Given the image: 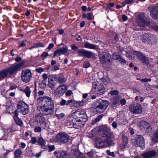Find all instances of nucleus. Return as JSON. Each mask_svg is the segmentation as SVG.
Segmentation results:
<instances>
[{"label":"nucleus","mask_w":158,"mask_h":158,"mask_svg":"<svg viewBox=\"0 0 158 158\" xmlns=\"http://www.w3.org/2000/svg\"><path fill=\"white\" fill-rule=\"evenodd\" d=\"M44 119V117L40 116L38 115L36 116L35 120L38 123H40Z\"/></svg>","instance_id":"79ce46f5"},{"label":"nucleus","mask_w":158,"mask_h":158,"mask_svg":"<svg viewBox=\"0 0 158 158\" xmlns=\"http://www.w3.org/2000/svg\"><path fill=\"white\" fill-rule=\"evenodd\" d=\"M87 154L90 158H92L93 156L94 152L92 151H91L87 153Z\"/></svg>","instance_id":"0e129e2a"},{"label":"nucleus","mask_w":158,"mask_h":158,"mask_svg":"<svg viewBox=\"0 0 158 158\" xmlns=\"http://www.w3.org/2000/svg\"><path fill=\"white\" fill-rule=\"evenodd\" d=\"M31 77V73L30 70L27 69L22 71L21 74V79L22 81L25 83L28 82Z\"/></svg>","instance_id":"2eb2a0df"},{"label":"nucleus","mask_w":158,"mask_h":158,"mask_svg":"<svg viewBox=\"0 0 158 158\" xmlns=\"http://www.w3.org/2000/svg\"><path fill=\"white\" fill-rule=\"evenodd\" d=\"M44 47V44L41 42H39L34 44L29 49H32L33 48H38L39 47Z\"/></svg>","instance_id":"2f4dec72"},{"label":"nucleus","mask_w":158,"mask_h":158,"mask_svg":"<svg viewBox=\"0 0 158 158\" xmlns=\"http://www.w3.org/2000/svg\"><path fill=\"white\" fill-rule=\"evenodd\" d=\"M106 153L108 155L111 156L113 157L115 156V154L114 152H111L109 150H107L106 151Z\"/></svg>","instance_id":"603ef678"},{"label":"nucleus","mask_w":158,"mask_h":158,"mask_svg":"<svg viewBox=\"0 0 158 158\" xmlns=\"http://www.w3.org/2000/svg\"><path fill=\"white\" fill-rule=\"evenodd\" d=\"M42 77L43 81H45L48 78V74L46 73H44L42 75Z\"/></svg>","instance_id":"e2e57ef3"},{"label":"nucleus","mask_w":158,"mask_h":158,"mask_svg":"<svg viewBox=\"0 0 158 158\" xmlns=\"http://www.w3.org/2000/svg\"><path fill=\"white\" fill-rule=\"evenodd\" d=\"M65 124L69 128L73 127L78 129L80 127H82L81 124L77 122V119L72 116H69L68 118V119L66 120Z\"/></svg>","instance_id":"1a4fd4ad"},{"label":"nucleus","mask_w":158,"mask_h":158,"mask_svg":"<svg viewBox=\"0 0 158 158\" xmlns=\"http://www.w3.org/2000/svg\"><path fill=\"white\" fill-rule=\"evenodd\" d=\"M26 40H24L22 41L21 43H19L20 45L18 46L19 48H20L21 47H24L26 45Z\"/></svg>","instance_id":"8fccbe9b"},{"label":"nucleus","mask_w":158,"mask_h":158,"mask_svg":"<svg viewBox=\"0 0 158 158\" xmlns=\"http://www.w3.org/2000/svg\"><path fill=\"white\" fill-rule=\"evenodd\" d=\"M122 139L123 143H128V139L127 137L125 136H123L122 137Z\"/></svg>","instance_id":"09e8293b"},{"label":"nucleus","mask_w":158,"mask_h":158,"mask_svg":"<svg viewBox=\"0 0 158 158\" xmlns=\"http://www.w3.org/2000/svg\"><path fill=\"white\" fill-rule=\"evenodd\" d=\"M23 64V63L20 62L6 69L0 71V81L7 78L8 76L9 77H10L12 75L16 73Z\"/></svg>","instance_id":"f03ea898"},{"label":"nucleus","mask_w":158,"mask_h":158,"mask_svg":"<svg viewBox=\"0 0 158 158\" xmlns=\"http://www.w3.org/2000/svg\"><path fill=\"white\" fill-rule=\"evenodd\" d=\"M99 135L101 137L106 138L105 139L114 142L115 140V137L113 133L112 132L110 129L106 126L101 127L98 129Z\"/></svg>","instance_id":"7ed1b4c3"},{"label":"nucleus","mask_w":158,"mask_h":158,"mask_svg":"<svg viewBox=\"0 0 158 158\" xmlns=\"http://www.w3.org/2000/svg\"><path fill=\"white\" fill-rule=\"evenodd\" d=\"M57 158H71L69 154L66 151H60L58 152Z\"/></svg>","instance_id":"b1692460"},{"label":"nucleus","mask_w":158,"mask_h":158,"mask_svg":"<svg viewBox=\"0 0 158 158\" xmlns=\"http://www.w3.org/2000/svg\"><path fill=\"white\" fill-rule=\"evenodd\" d=\"M27 151L25 153V155L27 156L30 157L34 155V154L32 152V150L31 148H29L26 149Z\"/></svg>","instance_id":"c9c22d12"},{"label":"nucleus","mask_w":158,"mask_h":158,"mask_svg":"<svg viewBox=\"0 0 158 158\" xmlns=\"http://www.w3.org/2000/svg\"><path fill=\"white\" fill-rule=\"evenodd\" d=\"M37 142V140L36 138L32 137L31 138V142L32 144H35Z\"/></svg>","instance_id":"6e6d98bb"},{"label":"nucleus","mask_w":158,"mask_h":158,"mask_svg":"<svg viewBox=\"0 0 158 158\" xmlns=\"http://www.w3.org/2000/svg\"><path fill=\"white\" fill-rule=\"evenodd\" d=\"M150 21L149 19L146 17L143 14L139 15V16L137 24L139 27H144L150 25Z\"/></svg>","instance_id":"9d476101"},{"label":"nucleus","mask_w":158,"mask_h":158,"mask_svg":"<svg viewBox=\"0 0 158 158\" xmlns=\"http://www.w3.org/2000/svg\"><path fill=\"white\" fill-rule=\"evenodd\" d=\"M15 110H16L18 113L19 112L24 115H26L28 113V107L25 103L20 101L18 102L17 109Z\"/></svg>","instance_id":"0eeeda50"},{"label":"nucleus","mask_w":158,"mask_h":158,"mask_svg":"<svg viewBox=\"0 0 158 158\" xmlns=\"http://www.w3.org/2000/svg\"><path fill=\"white\" fill-rule=\"evenodd\" d=\"M94 141L97 147L98 148H105L114 144V142L108 139H103L99 137L96 138Z\"/></svg>","instance_id":"423d86ee"},{"label":"nucleus","mask_w":158,"mask_h":158,"mask_svg":"<svg viewBox=\"0 0 158 158\" xmlns=\"http://www.w3.org/2000/svg\"><path fill=\"white\" fill-rule=\"evenodd\" d=\"M48 56V54L47 52H44L41 55V56L42 57L44 58H46Z\"/></svg>","instance_id":"680f3d73"},{"label":"nucleus","mask_w":158,"mask_h":158,"mask_svg":"<svg viewBox=\"0 0 158 158\" xmlns=\"http://www.w3.org/2000/svg\"><path fill=\"white\" fill-rule=\"evenodd\" d=\"M40 123V125L42 127L44 128L46 126V122L44 120V119Z\"/></svg>","instance_id":"052dcab7"},{"label":"nucleus","mask_w":158,"mask_h":158,"mask_svg":"<svg viewBox=\"0 0 158 158\" xmlns=\"http://www.w3.org/2000/svg\"><path fill=\"white\" fill-rule=\"evenodd\" d=\"M36 71L39 73H40L44 71V69L40 67L39 68L36 69L35 70Z\"/></svg>","instance_id":"69168bd1"},{"label":"nucleus","mask_w":158,"mask_h":158,"mask_svg":"<svg viewBox=\"0 0 158 158\" xmlns=\"http://www.w3.org/2000/svg\"><path fill=\"white\" fill-rule=\"evenodd\" d=\"M14 158H19L22 154L21 150L19 149H17L14 152Z\"/></svg>","instance_id":"c756f323"},{"label":"nucleus","mask_w":158,"mask_h":158,"mask_svg":"<svg viewBox=\"0 0 158 158\" xmlns=\"http://www.w3.org/2000/svg\"><path fill=\"white\" fill-rule=\"evenodd\" d=\"M151 80V79L150 78H143L142 79L140 80V81H141L144 82H147L148 81H150Z\"/></svg>","instance_id":"bf43d9fd"},{"label":"nucleus","mask_w":158,"mask_h":158,"mask_svg":"<svg viewBox=\"0 0 158 158\" xmlns=\"http://www.w3.org/2000/svg\"><path fill=\"white\" fill-rule=\"evenodd\" d=\"M84 47L86 48L95 50H97L98 48L97 46L90 44L88 42H87L85 44Z\"/></svg>","instance_id":"bb28decb"},{"label":"nucleus","mask_w":158,"mask_h":158,"mask_svg":"<svg viewBox=\"0 0 158 158\" xmlns=\"http://www.w3.org/2000/svg\"><path fill=\"white\" fill-rule=\"evenodd\" d=\"M77 53L79 56L85 57L87 58H90L94 56V54L91 52L83 49H79Z\"/></svg>","instance_id":"a211bd4d"},{"label":"nucleus","mask_w":158,"mask_h":158,"mask_svg":"<svg viewBox=\"0 0 158 158\" xmlns=\"http://www.w3.org/2000/svg\"><path fill=\"white\" fill-rule=\"evenodd\" d=\"M131 143L135 146L143 148L144 147L145 141L143 136L137 135L131 139Z\"/></svg>","instance_id":"6e6552de"},{"label":"nucleus","mask_w":158,"mask_h":158,"mask_svg":"<svg viewBox=\"0 0 158 158\" xmlns=\"http://www.w3.org/2000/svg\"><path fill=\"white\" fill-rule=\"evenodd\" d=\"M58 77L56 75H52L50 76L48 79V81H54V80L56 81L57 80Z\"/></svg>","instance_id":"a19ab883"},{"label":"nucleus","mask_w":158,"mask_h":158,"mask_svg":"<svg viewBox=\"0 0 158 158\" xmlns=\"http://www.w3.org/2000/svg\"><path fill=\"white\" fill-rule=\"evenodd\" d=\"M67 89V86L64 85L62 86H59L55 92L56 96L60 97L62 96Z\"/></svg>","instance_id":"aec40b11"},{"label":"nucleus","mask_w":158,"mask_h":158,"mask_svg":"<svg viewBox=\"0 0 158 158\" xmlns=\"http://www.w3.org/2000/svg\"><path fill=\"white\" fill-rule=\"evenodd\" d=\"M150 11V15L154 19H158V6H154L150 7L148 9Z\"/></svg>","instance_id":"6ab92c4d"},{"label":"nucleus","mask_w":158,"mask_h":158,"mask_svg":"<svg viewBox=\"0 0 158 158\" xmlns=\"http://www.w3.org/2000/svg\"><path fill=\"white\" fill-rule=\"evenodd\" d=\"M134 54L137 57V59L143 64L148 65L149 64V60L148 57L142 52L137 51H134Z\"/></svg>","instance_id":"ddd939ff"},{"label":"nucleus","mask_w":158,"mask_h":158,"mask_svg":"<svg viewBox=\"0 0 158 158\" xmlns=\"http://www.w3.org/2000/svg\"><path fill=\"white\" fill-rule=\"evenodd\" d=\"M92 88L95 89V93L98 95L102 94L105 90L104 86L97 82L93 83Z\"/></svg>","instance_id":"f8f14e48"},{"label":"nucleus","mask_w":158,"mask_h":158,"mask_svg":"<svg viewBox=\"0 0 158 158\" xmlns=\"http://www.w3.org/2000/svg\"><path fill=\"white\" fill-rule=\"evenodd\" d=\"M56 83L54 81H48V86L52 89H54L55 88Z\"/></svg>","instance_id":"4c0bfd02"},{"label":"nucleus","mask_w":158,"mask_h":158,"mask_svg":"<svg viewBox=\"0 0 158 158\" xmlns=\"http://www.w3.org/2000/svg\"><path fill=\"white\" fill-rule=\"evenodd\" d=\"M133 1V0H125L122 2V6L123 7L127 4L131 3Z\"/></svg>","instance_id":"37998d69"},{"label":"nucleus","mask_w":158,"mask_h":158,"mask_svg":"<svg viewBox=\"0 0 158 158\" xmlns=\"http://www.w3.org/2000/svg\"><path fill=\"white\" fill-rule=\"evenodd\" d=\"M156 153L154 151L147 152L141 154L143 158H151L156 155Z\"/></svg>","instance_id":"a878e982"},{"label":"nucleus","mask_w":158,"mask_h":158,"mask_svg":"<svg viewBox=\"0 0 158 158\" xmlns=\"http://www.w3.org/2000/svg\"><path fill=\"white\" fill-rule=\"evenodd\" d=\"M130 111L133 114H140L142 112L141 106L139 103L130 105Z\"/></svg>","instance_id":"dca6fc26"},{"label":"nucleus","mask_w":158,"mask_h":158,"mask_svg":"<svg viewBox=\"0 0 158 158\" xmlns=\"http://www.w3.org/2000/svg\"><path fill=\"white\" fill-rule=\"evenodd\" d=\"M67 48H59L54 51L53 57L65 54L67 52Z\"/></svg>","instance_id":"412c9836"},{"label":"nucleus","mask_w":158,"mask_h":158,"mask_svg":"<svg viewBox=\"0 0 158 158\" xmlns=\"http://www.w3.org/2000/svg\"><path fill=\"white\" fill-rule=\"evenodd\" d=\"M72 115L77 119V122L81 124L82 127L83 126L88 120L87 116L85 112L83 109L77 110L72 113Z\"/></svg>","instance_id":"20e7f679"},{"label":"nucleus","mask_w":158,"mask_h":158,"mask_svg":"<svg viewBox=\"0 0 158 158\" xmlns=\"http://www.w3.org/2000/svg\"><path fill=\"white\" fill-rule=\"evenodd\" d=\"M38 142L39 145L41 146L42 148L44 149L46 148L47 147L45 145V141L42 137H39V139L38 140Z\"/></svg>","instance_id":"cd10ccee"},{"label":"nucleus","mask_w":158,"mask_h":158,"mask_svg":"<svg viewBox=\"0 0 158 158\" xmlns=\"http://www.w3.org/2000/svg\"><path fill=\"white\" fill-rule=\"evenodd\" d=\"M73 102V100L72 99H70L66 101L65 100L62 99L60 102V105L61 106H63L64 105L68 106L69 105L70 103H72Z\"/></svg>","instance_id":"7c9ffc66"},{"label":"nucleus","mask_w":158,"mask_h":158,"mask_svg":"<svg viewBox=\"0 0 158 158\" xmlns=\"http://www.w3.org/2000/svg\"><path fill=\"white\" fill-rule=\"evenodd\" d=\"M141 124H142L141 127H143L146 133L148 134L152 132V129L148 123L146 121H142Z\"/></svg>","instance_id":"393cba45"},{"label":"nucleus","mask_w":158,"mask_h":158,"mask_svg":"<svg viewBox=\"0 0 158 158\" xmlns=\"http://www.w3.org/2000/svg\"><path fill=\"white\" fill-rule=\"evenodd\" d=\"M37 101L39 103H42L40 110L43 114L47 115L53 112L54 105L51 98L48 96L40 97L37 98Z\"/></svg>","instance_id":"f257e3e1"},{"label":"nucleus","mask_w":158,"mask_h":158,"mask_svg":"<svg viewBox=\"0 0 158 158\" xmlns=\"http://www.w3.org/2000/svg\"><path fill=\"white\" fill-rule=\"evenodd\" d=\"M153 35L148 33L143 34L140 36V39L144 43L150 44L153 40Z\"/></svg>","instance_id":"f3484780"},{"label":"nucleus","mask_w":158,"mask_h":158,"mask_svg":"<svg viewBox=\"0 0 158 158\" xmlns=\"http://www.w3.org/2000/svg\"><path fill=\"white\" fill-rule=\"evenodd\" d=\"M14 115L13 116L14 120L16 124L20 127H22L23 124L22 121L18 117L19 113L16 110L14 112Z\"/></svg>","instance_id":"5701e85b"},{"label":"nucleus","mask_w":158,"mask_h":158,"mask_svg":"<svg viewBox=\"0 0 158 158\" xmlns=\"http://www.w3.org/2000/svg\"><path fill=\"white\" fill-rule=\"evenodd\" d=\"M21 90L25 93L27 97H30L31 91L30 88L28 86H27L25 89H23Z\"/></svg>","instance_id":"72a5a7b5"},{"label":"nucleus","mask_w":158,"mask_h":158,"mask_svg":"<svg viewBox=\"0 0 158 158\" xmlns=\"http://www.w3.org/2000/svg\"><path fill=\"white\" fill-rule=\"evenodd\" d=\"M55 116L56 117L59 119H61L64 116V114L63 113H61L59 114H56Z\"/></svg>","instance_id":"49530a36"},{"label":"nucleus","mask_w":158,"mask_h":158,"mask_svg":"<svg viewBox=\"0 0 158 158\" xmlns=\"http://www.w3.org/2000/svg\"><path fill=\"white\" fill-rule=\"evenodd\" d=\"M153 139L155 142H158V130H156L154 133Z\"/></svg>","instance_id":"ea45409f"},{"label":"nucleus","mask_w":158,"mask_h":158,"mask_svg":"<svg viewBox=\"0 0 158 158\" xmlns=\"http://www.w3.org/2000/svg\"><path fill=\"white\" fill-rule=\"evenodd\" d=\"M35 132H40L41 131V128L40 127H36L34 130Z\"/></svg>","instance_id":"5fc2aeb1"},{"label":"nucleus","mask_w":158,"mask_h":158,"mask_svg":"<svg viewBox=\"0 0 158 158\" xmlns=\"http://www.w3.org/2000/svg\"><path fill=\"white\" fill-rule=\"evenodd\" d=\"M119 102L118 99H116L113 101L112 105L113 107H115L117 105H119Z\"/></svg>","instance_id":"c03bdc74"},{"label":"nucleus","mask_w":158,"mask_h":158,"mask_svg":"<svg viewBox=\"0 0 158 158\" xmlns=\"http://www.w3.org/2000/svg\"><path fill=\"white\" fill-rule=\"evenodd\" d=\"M49 152H52L54 150L55 147L54 145H49L48 146Z\"/></svg>","instance_id":"13d9d810"},{"label":"nucleus","mask_w":158,"mask_h":158,"mask_svg":"<svg viewBox=\"0 0 158 158\" xmlns=\"http://www.w3.org/2000/svg\"><path fill=\"white\" fill-rule=\"evenodd\" d=\"M90 63L87 61H85L83 64V67L85 68H88L90 66Z\"/></svg>","instance_id":"de8ad7c7"},{"label":"nucleus","mask_w":158,"mask_h":158,"mask_svg":"<svg viewBox=\"0 0 158 158\" xmlns=\"http://www.w3.org/2000/svg\"><path fill=\"white\" fill-rule=\"evenodd\" d=\"M102 80L103 83L105 85L110 83V80L109 77L108 76H106L105 77H103L102 79Z\"/></svg>","instance_id":"58836bf2"},{"label":"nucleus","mask_w":158,"mask_h":158,"mask_svg":"<svg viewBox=\"0 0 158 158\" xmlns=\"http://www.w3.org/2000/svg\"><path fill=\"white\" fill-rule=\"evenodd\" d=\"M57 76L58 77L57 80L60 83H64L66 81V79L64 78L62 73H60L58 75H57Z\"/></svg>","instance_id":"473e14b6"},{"label":"nucleus","mask_w":158,"mask_h":158,"mask_svg":"<svg viewBox=\"0 0 158 158\" xmlns=\"http://www.w3.org/2000/svg\"><path fill=\"white\" fill-rule=\"evenodd\" d=\"M121 56V55L119 54L118 53L115 52L113 54L112 57L113 60H118L119 61Z\"/></svg>","instance_id":"e433bc0d"},{"label":"nucleus","mask_w":158,"mask_h":158,"mask_svg":"<svg viewBox=\"0 0 158 158\" xmlns=\"http://www.w3.org/2000/svg\"><path fill=\"white\" fill-rule=\"evenodd\" d=\"M128 144H127L125 143H123L121 144L119 146V148L121 150H123L127 146V145Z\"/></svg>","instance_id":"a18cd8bd"},{"label":"nucleus","mask_w":158,"mask_h":158,"mask_svg":"<svg viewBox=\"0 0 158 158\" xmlns=\"http://www.w3.org/2000/svg\"><path fill=\"white\" fill-rule=\"evenodd\" d=\"M118 94V92L117 90H114L111 91L110 92V94L111 95H116Z\"/></svg>","instance_id":"864d4df0"},{"label":"nucleus","mask_w":158,"mask_h":158,"mask_svg":"<svg viewBox=\"0 0 158 158\" xmlns=\"http://www.w3.org/2000/svg\"><path fill=\"white\" fill-rule=\"evenodd\" d=\"M94 134L93 130H91L89 133L88 136L89 138H92L93 137Z\"/></svg>","instance_id":"338daca9"},{"label":"nucleus","mask_w":158,"mask_h":158,"mask_svg":"<svg viewBox=\"0 0 158 158\" xmlns=\"http://www.w3.org/2000/svg\"><path fill=\"white\" fill-rule=\"evenodd\" d=\"M103 116V114H101L98 115L94 120L92 121L91 123L92 124L94 125L97 122L99 121L102 119Z\"/></svg>","instance_id":"f704fd0d"},{"label":"nucleus","mask_w":158,"mask_h":158,"mask_svg":"<svg viewBox=\"0 0 158 158\" xmlns=\"http://www.w3.org/2000/svg\"><path fill=\"white\" fill-rule=\"evenodd\" d=\"M73 94V92L71 90H69L67 91L65 95L67 96L71 95Z\"/></svg>","instance_id":"774afa93"},{"label":"nucleus","mask_w":158,"mask_h":158,"mask_svg":"<svg viewBox=\"0 0 158 158\" xmlns=\"http://www.w3.org/2000/svg\"><path fill=\"white\" fill-rule=\"evenodd\" d=\"M70 47L74 51H77L78 49V47L76 46L74 44H72L71 45Z\"/></svg>","instance_id":"4d7b16f0"},{"label":"nucleus","mask_w":158,"mask_h":158,"mask_svg":"<svg viewBox=\"0 0 158 158\" xmlns=\"http://www.w3.org/2000/svg\"><path fill=\"white\" fill-rule=\"evenodd\" d=\"M84 102V101L83 100H82L79 102L74 101L72 103L73 106L77 108L83 106Z\"/></svg>","instance_id":"c85d7f7f"},{"label":"nucleus","mask_w":158,"mask_h":158,"mask_svg":"<svg viewBox=\"0 0 158 158\" xmlns=\"http://www.w3.org/2000/svg\"><path fill=\"white\" fill-rule=\"evenodd\" d=\"M87 19L88 20H90L94 19L93 18L92 15L90 13H89L87 14Z\"/></svg>","instance_id":"3c124183"},{"label":"nucleus","mask_w":158,"mask_h":158,"mask_svg":"<svg viewBox=\"0 0 158 158\" xmlns=\"http://www.w3.org/2000/svg\"><path fill=\"white\" fill-rule=\"evenodd\" d=\"M110 57V54H108L100 57L99 60L104 67L109 66L111 64Z\"/></svg>","instance_id":"4468645a"},{"label":"nucleus","mask_w":158,"mask_h":158,"mask_svg":"<svg viewBox=\"0 0 158 158\" xmlns=\"http://www.w3.org/2000/svg\"><path fill=\"white\" fill-rule=\"evenodd\" d=\"M56 141L62 143H67L70 140L69 136L67 133L61 132L58 133L56 137Z\"/></svg>","instance_id":"9b49d317"},{"label":"nucleus","mask_w":158,"mask_h":158,"mask_svg":"<svg viewBox=\"0 0 158 158\" xmlns=\"http://www.w3.org/2000/svg\"><path fill=\"white\" fill-rule=\"evenodd\" d=\"M109 104L108 101L100 100L95 103V108H94V111L97 113H103L107 108Z\"/></svg>","instance_id":"39448f33"},{"label":"nucleus","mask_w":158,"mask_h":158,"mask_svg":"<svg viewBox=\"0 0 158 158\" xmlns=\"http://www.w3.org/2000/svg\"><path fill=\"white\" fill-rule=\"evenodd\" d=\"M71 153L73 158H85L84 154L76 149H73Z\"/></svg>","instance_id":"4be33fe9"}]
</instances>
